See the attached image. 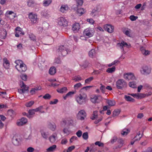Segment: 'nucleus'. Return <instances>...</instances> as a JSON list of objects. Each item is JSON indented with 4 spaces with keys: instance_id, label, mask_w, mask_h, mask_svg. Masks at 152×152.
<instances>
[{
    "instance_id": "obj_58",
    "label": "nucleus",
    "mask_w": 152,
    "mask_h": 152,
    "mask_svg": "<svg viewBox=\"0 0 152 152\" xmlns=\"http://www.w3.org/2000/svg\"><path fill=\"white\" fill-rule=\"evenodd\" d=\"M51 97L50 95L49 94H46L43 96V98L45 99H50Z\"/></svg>"
},
{
    "instance_id": "obj_49",
    "label": "nucleus",
    "mask_w": 152,
    "mask_h": 152,
    "mask_svg": "<svg viewBox=\"0 0 152 152\" xmlns=\"http://www.w3.org/2000/svg\"><path fill=\"white\" fill-rule=\"evenodd\" d=\"M34 103V102L31 101L29 102H27L25 103V106L27 107H30Z\"/></svg>"
},
{
    "instance_id": "obj_62",
    "label": "nucleus",
    "mask_w": 152,
    "mask_h": 152,
    "mask_svg": "<svg viewBox=\"0 0 152 152\" xmlns=\"http://www.w3.org/2000/svg\"><path fill=\"white\" fill-rule=\"evenodd\" d=\"M76 93L75 91H69L66 94V96L69 97H71L72 95Z\"/></svg>"
},
{
    "instance_id": "obj_32",
    "label": "nucleus",
    "mask_w": 152,
    "mask_h": 152,
    "mask_svg": "<svg viewBox=\"0 0 152 152\" xmlns=\"http://www.w3.org/2000/svg\"><path fill=\"white\" fill-rule=\"evenodd\" d=\"M67 91L66 87H64L62 88H59L57 89V91L60 93H63L66 92Z\"/></svg>"
},
{
    "instance_id": "obj_28",
    "label": "nucleus",
    "mask_w": 152,
    "mask_h": 152,
    "mask_svg": "<svg viewBox=\"0 0 152 152\" xmlns=\"http://www.w3.org/2000/svg\"><path fill=\"white\" fill-rule=\"evenodd\" d=\"M41 87L39 86H37L31 89L30 91V93L31 95H33L35 94L36 92L38 91L41 90Z\"/></svg>"
},
{
    "instance_id": "obj_35",
    "label": "nucleus",
    "mask_w": 152,
    "mask_h": 152,
    "mask_svg": "<svg viewBox=\"0 0 152 152\" xmlns=\"http://www.w3.org/2000/svg\"><path fill=\"white\" fill-rule=\"evenodd\" d=\"M28 18L29 19H37V15L32 12H31L29 14Z\"/></svg>"
},
{
    "instance_id": "obj_6",
    "label": "nucleus",
    "mask_w": 152,
    "mask_h": 152,
    "mask_svg": "<svg viewBox=\"0 0 152 152\" xmlns=\"http://www.w3.org/2000/svg\"><path fill=\"white\" fill-rule=\"evenodd\" d=\"M123 77L126 80H136L134 74L132 72L125 73L124 74Z\"/></svg>"
},
{
    "instance_id": "obj_34",
    "label": "nucleus",
    "mask_w": 152,
    "mask_h": 152,
    "mask_svg": "<svg viewBox=\"0 0 152 152\" xmlns=\"http://www.w3.org/2000/svg\"><path fill=\"white\" fill-rule=\"evenodd\" d=\"M142 137V135L140 134V132H139L137 133L136 136L134 137L133 139L135 141H138Z\"/></svg>"
},
{
    "instance_id": "obj_64",
    "label": "nucleus",
    "mask_w": 152,
    "mask_h": 152,
    "mask_svg": "<svg viewBox=\"0 0 152 152\" xmlns=\"http://www.w3.org/2000/svg\"><path fill=\"white\" fill-rule=\"evenodd\" d=\"M27 152H33L34 151V149L31 147H29L27 148Z\"/></svg>"
},
{
    "instance_id": "obj_50",
    "label": "nucleus",
    "mask_w": 152,
    "mask_h": 152,
    "mask_svg": "<svg viewBox=\"0 0 152 152\" xmlns=\"http://www.w3.org/2000/svg\"><path fill=\"white\" fill-rule=\"evenodd\" d=\"M69 121L68 118L63 119L61 123V124L62 126L65 125L67 124Z\"/></svg>"
},
{
    "instance_id": "obj_60",
    "label": "nucleus",
    "mask_w": 152,
    "mask_h": 152,
    "mask_svg": "<svg viewBox=\"0 0 152 152\" xmlns=\"http://www.w3.org/2000/svg\"><path fill=\"white\" fill-rule=\"evenodd\" d=\"M34 3V1L32 0H29L28 2V5L29 7L32 6Z\"/></svg>"
},
{
    "instance_id": "obj_14",
    "label": "nucleus",
    "mask_w": 152,
    "mask_h": 152,
    "mask_svg": "<svg viewBox=\"0 0 152 152\" xmlns=\"http://www.w3.org/2000/svg\"><path fill=\"white\" fill-rule=\"evenodd\" d=\"M104 27L105 30L109 33H112L113 32L114 27L110 24H106L104 26Z\"/></svg>"
},
{
    "instance_id": "obj_4",
    "label": "nucleus",
    "mask_w": 152,
    "mask_h": 152,
    "mask_svg": "<svg viewBox=\"0 0 152 152\" xmlns=\"http://www.w3.org/2000/svg\"><path fill=\"white\" fill-rule=\"evenodd\" d=\"M94 32L95 31L93 28H88L85 29L83 33L84 36L90 37L94 35Z\"/></svg>"
},
{
    "instance_id": "obj_9",
    "label": "nucleus",
    "mask_w": 152,
    "mask_h": 152,
    "mask_svg": "<svg viewBox=\"0 0 152 152\" xmlns=\"http://www.w3.org/2000/svg\"><path fill=\"white\" fill-rule=\"evenodd\" d=\"M130 45H129L126 42L122 41L121 42L118 43L117 45V46L119 49L124 50V47L129 48L130 47Z\"/></svg>"
},
{
    "instance_id": "obj_46",
    "label": "nucleus",
    "mask_w": 152,
    "mask_h": 152,
    "mask_svg": "<svg viewBox=\"0 0 152 152\" xmlns=\"http://www.w3.org/2000/svg\"><path fill=\"white\" fill-rule=\"evenodd\" d=\"M103 117L102 116H101L99 117H97L96 119H95V121L94 122V123L96 124H98L99 122L101 121Z\"/></svg>"
},
{
    "instance_id": "obj_54",
    "label": "nucleus",
    "mask_w": 152,
    "mask_h": 152,
    "mask_svg": "<svg viewBox=\"0 0 152 152\" xmlns=\"http://www.w3.org/2000/svg\"><path fill=\"white\" fill-rule=\"evenodd\" d=\"M101 86L100 87V89L102 91V92L104 93L105 92V90L106 88L102 84H100Z\"/></svg>"
},
{
    "instance_id": "obj_22",
    "label": "nucleus",
    "mask_w": 152,
    "mask_h": 152,
    "mask_svg": "<svg viewBox=\"0 0 152 152\" xmlns=\"http://www.w3.org/2000/svg\"><path fill=\"white\" fill-rule=\"evenodd\" d=\"M57 138V134L54 133L49 137V140L50 142L53 143L55 142Z\"/></svg>"
},
{
    "instance_id": "obj_23",
    "label": "nucleus",
    "mask_w": 152,
    "mask_h": 152,
    "mask_svg": "<svg viewBox=\"0 0 152 152\" xmlns=\"http://www.w3.org/2000/svg\"><path fill=\"white\" fill-rule=\"evenodd\" d=\"M7 35L6 30L4 29L0 30V38L2 39H4L6 38Z\"/></svg>"
},
{
    "instance_id": "obj_1",
    "label": "nucleus",
    "mask_w": 152,
    "mask_h": 152,
    "mask_svg": "<svg viewBox=\"0 0 152 152\" xmlns=\"http://www.w3.org/2000/svg\"><path fill=\"white\" fill-rule=\"evenodd\" d=\"M87 97L86 94L84 93H81L76 94L75 97L76 101L79 104H82L86 102Z\"/></svg>"
},
{
    "instance_id": "obj_51",
    "label": "nucleus",
    "mask_w": 152,
    "mask_h": 152,
    "mask_svg": "<svg viewBox=\"0 0 152 152\" xmlns=\"http://www.w3.org/2000/svg\"><path fill=\"white\" fill-rule=\"evenodd\" d=\"M77 11L78 14L80 15H82L85 12L84 10L82 8L78 9Z\"/></svg>"
},
{
    "instance_id": "obj_27",
    "label": "nucleus",
    "mask_w": 152,
    "mask_h": 152,
    "mask_svg": "<svg viewBox=\"0 0 152 152\" xmlns=\"http://www.w3.org/2000/svg\"><path fill=\"white\" fill-rule=\"evenodd\" d=\"M56 148L57 146L55 145H53L47 149L46 151L48 152H53L56 150Z\"/></svg>"
},
{
    "instance_id": "obj_45",
    "label": "nucleus",
    "mask_w": 152,
    "mask_h": 152,
    "mask_svg": "<svg viewBox=\"0 0 152 152\" xmlns=\"http://www.w3.org/2000/svg\"><path fill=\"white\" fill-rule=\"evenodd\" d=\"M82 85L80 83H76L74 85V88L75 90H78L79 88L81 87Z\"/></svg>"
},
{
    "instance_id": "obj_26",
    "label": "nucleus",
    "mask_w": 152,
    "mask_h": 152,
    "mask_svg": "<svg viewBox=\"0 0 152 152\" xmlns=\"http://www.w3.org/2000/svg\"><path fill=\"white\" fill-rule=\"evenodd\" d=\"M3 66L6 69H8L10 67V63L7 58H4L3 59Z\"/></svg>"
},
{
    "instance_id": "obj_12",
    "label": "nucleus",
    "mask_w": 152,
    "mask_h": 152,
    "mask_svg": "<svg viewBox=\"0 0 152 152\" xmlns=\"http://www.w3.org/2000/svg\"><path fill=\"white\" fill-rule=\"evenodd\" d=\"M59 50L63 56H66L68 53L70 51L69 50L65 47L64 46H60L59 48Z\"/></svg>"
},
{
    "instance_id": "obj_61",
    "label": "nucleus",
    "mask_w": 152,
    "mask_h": 152,
    "mask_svg": "<svg viewBox=\"0 0 152 152\" xmlns=\"http://www.w3.org/2000/svg\"><path fill=\"white\" fill-rule=\"evenodd\" d=\"M67 140L66 138H64L62 140L61 143L62 145H65L67 143Z\"/></svg>"
},
{
    "instance_id": "obj_59",
    "label": "nucleus",
    "mask_w": 152,
    "mask_h": 152,
    "mask_svg": "<svg viewBox=\"0 0 152 152\" xmlns=\"http://www.w3.org/2000/svg\"><path fill=\"white\" fill-rule=\"evenodd\" d=\"M58 102V100L57 99H55L51 101L50 102V104H57Z\"/></svg>"
},
{
    "instance_id": "obj_21",
    "label": "nucleus",
    "mask_w": 152,
    "mask_h": 152,
    "mask_svg": "<svg viewBox=\"0 0 152 152\" xmlns=\"http://www.w3.org/2000/svg\"><path fill=\"white\" fill-rule=\"evenodd\" d=\"M125 142L124 140L122 139H119L117 141V145L115 147V149L120 148L122 147Z\"/></svg>"
},
{
    "instance_id": "obj_7",
    "label": "nucleus",
    "mask_w": 152,
    "mask_h": 152,
    "mask_svg": "<svg viewBox=\"0 0 152 152\" xmlns=\"http://www.w3.org/2000/svg\"><path fill=\"white\" fill-rule=\"evenodd\" d=\"M86 116V113L84 110H81L80 111L77 115V119L81 121L84 120Z\"/></svg>"
},
{
    "instance_id": "obj_16",
    "label": "nucleus",
    "mask_w": 152,
    "mask_h": 152,
    "mask_svg": "<svg viewBox=\"0 0 152 152\" xmlns=\"http://www.w3.org/2000/svg\"><path fill=\"white\" fill-rule=\"evenodd\" d=\"M48 128L52 131H55L57 128L56 124L54 122H49L47 124Z\"/></svg>"
},
{
    "instance_id": "obj_13",
    "label": "nucleus",
    "mask_w": 152,
    "mask_h": 152,
    "mask_svg": "<svg viewBox=\"0 0 152 152\" xmlns=\"http://www.w3.org/2000/svg\"><path fill=\"white\" fill-rule=\"evenodd\" d=\"M21 88L18 90V92L20 94L24 93L26 91L28 90V87L26 86V85L22 82L20 85Z\"/></svg>"
},
{
    "instance_id": "obj_42",
    "label": "nucleus",
    "mask_w": 152,
    "mask_h": 152,
    "mask_svg": "<svg viewBox=\"0 0 152 152\" xmlns=\"http://www.w3.org/2000/svg\"><path fill=\"white\" fill-rule=\"evenodd\" d=\"M52 2V0H44L43 1V5L44 6H48Z\"/></svg>"
},
{
    "instance_id": "obj_47",
    "label": "nucleus",
    "mask_w": 152,
    "mask_h": 152,
    "mask_svg": "<svg viewBox=\"0 0 152 152\" xmlns=\"http://www.w3.org/2000/svg\"><path fill=\"white\" fill-rule=\"evenodd\" d=\"M35 111L34 109H32L29 110L28 111L29 115H27V117L28 118L31 117V115H33L35 113Z\"/></svg>"
},
{
    "instance_id": "obj_8",
    "label": "nucleus",
    "mask_w": 152,
    "mask_h": 152,
    "mask_svg": "<svg viewBox=\"0 0 152 152\" xmlns=\"http://www.w3.org/2000/svg\"><path fill=\"white\" fill-rule=\"evenodd\" d=\"M102 100V98L100 95H95L91 97V100L94 103H99Z\"/></svg>"
},
{
    "instance_id": "obj_52",
    "label": "nucleus",
    "mask_w": 152,
    "mask_h": 152,
    "mask_svg": "<svg viewBox=\"0 0 152 152\" xmlns=\"http://www.w3.org/2000/svg\"><path fill=\"white\" fill-rule=\"evenodd\" d=\"M95 145H98L99 147H103L104 146V143L100 141H96L95 143Z\"/></svg>"
},
{
    "instance_id": "obj_56",
    "label": "nucleus",
    "mask_w": 152,
    "mask_h": 152,
    "mask_svg": "<svg viewBox=\"0 0 152 152\" xmlns=\"http://www.w3.org/2000/svg\"><path fill=\"white\" fill-rule=\"evenodd\" d=\"M120 111L119 110H117L114 111L113 112V115L114 116L118 115L120 113Z\"/></svg>"
},
{
    "instance_id": "obj_10",
    "label": "nucleus",
    "mask_w": 152,
    "mask_h": 152,
    "mask_svg": "<svg viewBox=\"0 0 152 152\" xmlns=\"http://www.w3.org/2000/svg\"><path fill=\"white\" fill-rule=\"evenodd\" d=\"M22 29L19 27H17L15 29V36L16 37H19L20 35H23L24 34Z\"/></svg>"
},
{
    "instance_id": "obj_43",
    "label": "nucleus",
    "mask_w": 152,
    "mask_h": 152,
    "mask_svg": "<svg viewBox=\"0 0 152 152\" xmlns=\"http://www.w3.org/2000/svg\"><path fill=\"white\" fill-rule=\"evenodd\" d=\"M97 115V111H94L93 114L91 117V119L92 120H94L96 119V118L98 117Z\"/></svg>"
},
{
    "instance_id": "obj_55",
    "label": "nucleus",
    "mask_w": 152,
    "mask_h": 152,
    "mask_svg": "<svg viewBox=\"0 0 152 152\" xmlns=\"http://www.w3.org/2000/svg\"><path fill=\"white\" fill-rule=\"evenodd\" d=\"M82 137L84 139L87 140L88 137V133L87 132L84 133L82 135Z\"/></svg>"
},
{
    "instance_id": "obj_36",
    "label": "nucleus",
    "mask_w": 152,
    "mask_h": 152,
    "mask_svg": "<svg viewBox=\"0 0 152 152\" xmlns=\"http://www.w3.org/2000/svg\"><path fill=\"white\" fill-rule=\"evenodd\" d=\"M96 52L95 50L91 49L89 52V56L91 58H93L95 56Z\"/></svg>"
},
{
    "instance_id": "obj_17",
    "label": "nucleus",
    "mask_w": 152,
    "mask_h": 152,
    "mask_svg": "<svg viewBox=\"0 0 152 152\" xmlns=\"http://www.w3.org/2000/svg\"><path fill=\"white\" fill-rule=\"evenodd\" d=\"M21 139L19 138H14L12 142L13 145L16 146H19L21 143Z\"/></svg>"
},
{
    "instance_id": "obj_24",
    "label": "nucleus",
    "mask_w": 152,
    "mask_h": 152,
    "mask_svg": "<svg viewBox=\"0 0 152 152\" xmlns=\"http://www.w3.org/2000/svg\"><path fill=\"white\" fill-rule=\"evenodd\" d=\"M131 95L137 99H141L145 97V95L142 94H132Z\"/></svg>"
},
{
    "instance_id": "obj_20",
    "label": "nucleus",
    "mask_w": 152,
    "mask_h": 152,
    "mask_svg": "<svg viewBox=\"0 0 152 152\" xmlns=\"http://www.w3.org/2000/svg\"><path fill=\"white\" fill-rule=\"evenodd\" d=\"M6 15L10 19H13L15 17L16 14L12 11H7L6 13Z\"/></svg>"
},
{
    "instance_id": "obj_31",
    "label": "nucleus",
    "mask_w": 152,
    "mask_h": 152,
    "mask_svg": "<svg viewBox=\"0 0 152 152\" xmlns=\"http://www.w3.org/2000/svg\"><path fill=\"white\" fill-rule=\"evenodd\" d=\"M140 50L142 53L145 56H147L150 54V51L146 50L143 47H141Z\"/></svg>"
},
{
    "instance_id": "obj_11",
    "label": "nucleus",
    "mask_w": 152,
    "mask_h": 152,
    "mask_svg": "<svg viewBox=\"0 0 152 152\" xmlns=\"http://www.w3.org/2000/svg\"><path fill=\"white\" fill-rule=\"evenodd\" d=\"M40 132L41 136L43 138L46 140L48 138L50 135L49 132L44 129H42L40 130Z\"/></svg>"
},
{
    "instance_id": "obj_33",
    "label": "nucleus",
    "mask_w": 152,
    "mask_h": 152,
    "mask_svg": "<svg viewBox=\"0 0 152 152\" xmlns=\"http://www.w3.org/2000/svg\"><path fill=\"white\" fill-rule=\"evenodd\" d=\"M130 132V130L128 129H124L121 132V134L123 136L126 135Z\"/></svg>"
},
{
    "instance_id": "obj_30",
    "label": "nucleus",
    "mask_w": 152,
    "mask_h": 152,
    "mask_svg": "<svg viewBox=\"0 0 152 152\" xmlns=\"http://www.w3.org/2000/svg\"><path fill=\"white\" fill-rule=\"evenodd\" d=\"M69 9V8L67 5H62L60 8V11L63 12H65Z\"/></svg>"
},
{
    "instance_id": "obj_29",
    "label": "nucleus",
    "mask_w": 152,
    "mask_h": 152,
    "mask_svg": "<svg viewBox=\"0 0 152 152\" xmlns=\"http://www.w3.org/2000/svg\"><path fill=\"white\" fill-rule=\"evenodd\" d=\"M64 133L66 135H68L72 133L71 131L69 128L65 127L63 129Z\"/></svg>"
},
{
    "instance_id": "obj_39",
    "label": "nucleus",
    "mask_w": 152,
    "mask_h": 152,
    "mask_svg": "<svg viewBox=\"0 0 152 152\" xmlns=\"http://www.w3.org/2000/svg\"><path fill=\"white\" fill-rule=\"evenodd\" d=\"M115 66H113L111 68H108L106 70V72L108 73H112L115 70Z\"/></svg>"
},
{
    "instance_id": "obj_41",
    "label": "nucleus",
    "mask_w": 152,
    "mask_h": 152,
    "mask_svg": "<svg viewBox=\"0 0 152 152\" xmlns=\"http://www.w3.org/2000/svg\"><path fill=\"white\" fill-rule=\"evenodd\" d=\"M107 103L109 106H112L115 105V103L114 100H107Z\"/></svg>"
},
{
    "instance_id": "obj_63",
    "label": "nucleus",
    "mask_w": 152,
    "mask_h": 152,
    "mask_svg": "<svg viewBox=\"0 0 152 152\" xmlns=\"http://www.w3.org/2000/svg\"><path fill=\"white\" fill-rule=\"evenodd\" d=\"M29 37L30 39L34 41L35 40V36L32 34H31L29 35Z\"/></svg>"
},
{
    "instance_id": "obj_44",
    "label": "nucleus",
    "mask_w": 152,
    "mask_h": 152,
    "mask_svg": "<svg viewBox=\"0 0 152 152\" xmlns=\"http://www.w3.org/2000/svg\"><path fill=\"white\" fill-rule=\"evenodd\" d=\"M125 98L126 100L128 101L133 102L134 101V99L132 98L131 96L126 95L125 96Z\"/></svg>"
},
{
    "instance_id": "obj_19",
    "label": "nucleus",
    "mask_w": 152,
    "mask_h": 152,
    "mask_svg": "<svg viewBox=\"0 0 152 152\" xmlns=\"http://www.w3.org/2000/svg\"><path fill=\"white\" fill-rule=\"evenodd\" d=\"M100 6L99 5L97 6L96 7H95L92 10L91 13V15L93 17L96 16L97 12L100 11Z\"/></svg>"
},
{
    "instance_id": "obj_57",
    "label": "nucleus",
    "mask_w": 152,
    "mask_h": 152,
    "mask_svg": "<svg viewBox=\"0 0 152 152\" xmlns=\"http://www.w3.org/2000/svg\"><path fill=\"white\" fill-rule=\"evenodd\" d=\"M76 2L77 4V6H81L82 5L83 3V0H77Z\"/></svg>"
},
{
    "instance_id": "obj_15",
    "label": "nucleus",
    "mask_w": 152,
    "mask_h": 152,
    "mask_svg": "<svg viewBox=\"0 0 152 152\" xmlns=\"http://www.w3.org/2000/svg\"><path fill=\"white\" fill-rule=\"evenodd\" d=\"M27 121V119L26 118H22L20 120L17 121L16 124L18 126H20L26 124Z\"/></svg>"
},
{
    "instance_id": "obj_5",
    "label": "nucleus",
    "mask_w": 152,
    "mask_h": 152,
    "mask_svg": "<svg viewBox=\"0 0 152 152\" xmlns=\"http://www.w3.org/2000/svg\"><path fill=\"white\" fill-rule=\"evenodd\" d=\"M140 72L141 74L147 75L151 73V69L146 65L143 66L140 69Z\"/></svg>"
},
{
    "instance_id": "obj_38",
    "label": "nucleus",
    "mask_w": 152,
    "mask_h": 152,
    "mask_svg": "<svg viewBox=\"0 0 152 152\" xmlns=\"http://www.w3.org/2000/svg\"><path fill=\"white\" fill-rule=\"evenodd\" d=\"M56 72V69L55 67H51L49 71V73L51 75H53Z\"/></svg>"
},
{
    "instance_id": "obj_18",
    "label": "nucleus",
    "mask_w": 152,
    "mask_h": 152,
    "mask_svg": "<svg viewBox=\"0 0 152 152\" xmlns=\"http://www.w3.org/2000/svg\"><path fill=\"white\" fill-rule=\"evenodd\" d=\"M80 28V26L78 23H75L72 26V29L75 33L78 32Z\"/></svg>"
},
{
    "instance_id": "obj_48",
    "label": "nucleus",
    "mask_w": 152,
    "mask_h": 152,
    "mask_svg": "<svg viewBox=\"0 0 152 152\" xmlns=\"http://www.w3.org/2000/svg\"><path fill=\"white\" fill-rule=\"evenodd\" d=\"M93 79L94 77H91L85 80V84H89Z\"/></svg>"
},
{
    "instance_id": "obj_53",
    "label": "nucleus",
    "mask_w": 152,
    "mask_h": 152,
    "mask_svg": "<svg viewBox=\"0 0 152 152\" xmlns=\"http://www.w3.org/2000/svg\"><path fill=\"white\" fill-rule=\"evenodd\" d=\"M131 32V30L129 29H128L126 31H124V33L127 36L130 37V34Z\"/></svg>"
},
{
    "instance_id": "obj_40",
    "label": "nucleus",
    "mask_w": 152,
    "mask_h": 152,
    "mask_svg": "<svg viewBox=\"0 0 152 152\" xmlns=\"http://www.w3.org/2000/svg\"><path fill=\"white\" fill-rule=\"evenodd\" d=\"M129 86L130 87L135 88L137 87L136 83L134 81L130 82L129 83Z\"/></svg>"
},
{
    "instance_id": "obj_2",
    "label": "nucleus",
    "mask_w": 152,
    "mask_h": 152,
    "mask_svg": "<svg viewBox=\"0 0 152 152\" xmlns=\"http://www.w3.org/2000/svg\"><path fill=\"white\" fill-rule=\"evenodd\" d=\"M15 62L16 64L15 68L19 72H24L27 70L26 65L22 61L18 60L15 61Z\"/></svg>"
},
{
    "instance_id": "obj_3",
    "label": "nucleus",
    "mask_w": 152,
    "mask_h": 152,
    "mask_svg": "<svg viewBox=\"0 0 152 152\" xmlns=\"http://www.w3.org/2000/svg\"><path fill=\"white\" fill-rule=\"evenodd\" d=\"M126 82L123 79H119L116 82V86L118 89H122L127 86Z\"/></svg>"
},
{
    "instance_id": "obj_37",
    "label": "nucleus",
    "mask_w": 152,
    "mask_h": 152,
    "mask_svg": "<svg viewBox=\"0 0 152 152\" xmlns=\"http://www.w3.org/2000/svg\"><path fill=\"white\" fill-rule=\"evenodd\" d=\"M82 78L80 75H77L73 77L72 78V80L75 82H79L82 80Z\"/></svg>"
},
{
    "instance_id": "obj_25",
    "label": "nucleus",
    "mask_w": 152,
    "mask_h": 152,
    "mask_svg": "<svg viewBox=\"0 0 152 152\" xmlns=\"http://www.w3.org/2000/svg\"><path fill=\"white\" fill-rule=\"evenodd\" d=\"M58 23L60 26H66L68 25V21L66 20H59Z\"/></svg>"
}]
</instances>
